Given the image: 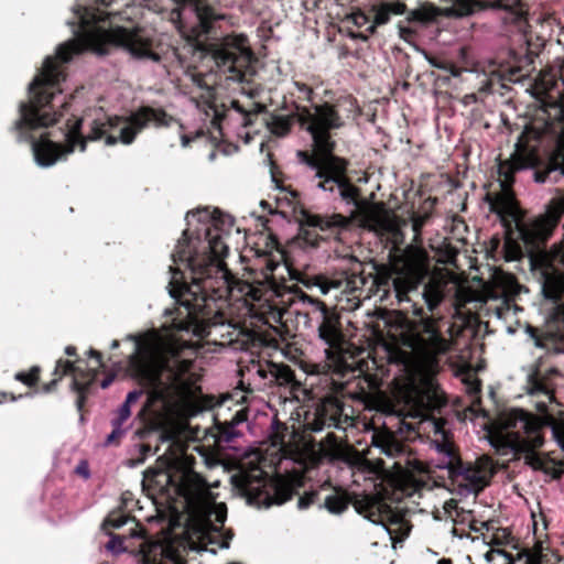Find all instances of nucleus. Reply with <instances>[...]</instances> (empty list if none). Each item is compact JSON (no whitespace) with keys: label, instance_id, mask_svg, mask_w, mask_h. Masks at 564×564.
Returning a JSON list of instances; mask_svg holds the SVG:
<instances>
[{"label":"nucleus","instance_id":"nucleus-1","mask_svg":"<svg viewBox=\"0 0 564 564\" xmlns=\"http://www.w3.org/2000/svg\"><path fill=\"white\" fill-rule=\"evenodd\" d=\"M74 20L68 21L75 39L61 44L56 56H47L40 73L29 85L30 101L20 105V117L15 130L20 140H31V149L37 165L48 167L66 160L79 145L82 152L87 141H101L106 145L118 142L131 144L145 128L170 127L176 120L162 108L142 106L123 117H110L101 108L89 109L80 118H67L61 129L65 143H58L42 135L34 140L28 133L37 128L56 123L67 110L68 102L59 87L64 80L61 63H67L74 55L90 50L99 55L107 53L108 45L126 48L138 58L160 61L153 48L151 32L141 28H106L101 23L112 12L77 4L73 8Z\"/></svg>","mask_w":564,"mask_h":564},{"label":"nucleus","instance_id":"nucleus-2","mask_svg":"<svg viewBox=\"0 0 564 564\" xmlns=\"http://www.w3.org/2000/svg\"><path fill=\"white\" fill-rule=\"evenodd\" d=\"M186 224L170 267L167 289L178 304L172 328L203 338L231 325L223 307L234 285L224 261L234 220L217 210L198 208L186 215Z\"/></svg>","mask_w":564,"mask_h":564},{"label":"nucleus","instance_id":"nucleus-3","mask_svg":"<svg viewBox=\"0 0 564 564\" xmlns=\"http://www.w3.org/2000/svg\"><path fill=\"white\" fill-rule=\"evenodd\" d=\"M297 121L312 140V153L299 151V161L311 185L329 194H338L347 204L355 206V219L364 228L386 236L394 246L403 242L399 218L383 204L358 200V188L347 176L348 162L334 154V131L344 126L336 108L328 104H311L296 107Z\"/></svg>","mask_w":564,"mask_h":564},{"label":"nucleus","instance_id":"nucleus-4","mask_svg":"<svg viewBox=\"0 0 564 564\" xmlns=\"http://www.w3.org/2000/svg\"><path fill=\"white\" fill-rule=\"evenodd\" d=\"M422 334L411 339L413 360L408 366V378L398 389L392 406V412L401 417V424L406 430L415 429L408 419L422 423L445 404L434 377L440 369L438 356L448 350L451 343L438 333L433 318H422Z\"/></svg>","mask_w":564,"mask_h":564},{"label":"nucleus","instance_id":"nucleus-5","mask_svg":"<svg viewBox=\"0 0 564 564\" xmlns=\"http://www.w3.org/2000/svg\"><path fill=\"white\" fill-rule=\"evenodd\" d=\"M134 343L129 356L133 375L159 394L175 397L182 402L195 399L199 387L198 377L191 372V362L180 360L174 347L162 335L150 330L140 335H128Z\"/></svg>","mask_w":564,"mask_h":564},{"label":"nucleus","instance_id":"nucleus-6","mask_svg":"<svg viewBox=\"0 0 564 564\" xmlns=\"http://www.w3.org/2000/svg\"><path fill=\"white\" fill-rule=\"evenodd\" d=\"M176 491L183 499L192 530L193 550L208 551L209 544H216L227 518L225 503H217L210 486L195 471L185 469L176 485Z\"/></svg>","mask_w":564,"mask_h":564},{"label":"nucleus","instance_id":"nucleus-7","mask_svg":"<svg viewBox=\"0 0 564 564\" xmlns=\"http://www.w3.org/2000/svg\"><path fill=\"white\" fill-rule=\"evenodd\" d=\"M544 423L536 416L520 409H511L499 414L492 438L513 453H524L535 468H542V460L535 449L544 443Z\"/></svg>","mask_w":564,"mask_h":564},{"label":"nucleus","instance_id":"nucleus-8","mask_svg":"<svg viewBox=\"0 0 564 564\" xmlns=\"http://www.w3.org/2000/svg\"><path fill=\"white\" fill-rule=\"evenodd\" d=\"M444 4L442 8L445 17L462 18L474 12V0H441ZM495 8L502 9L507 12L506 22L518 25V30L522 33L527 48L523 53L513 54V64L509 67L510 75L522 73L528 68L536 55V51L541 46L540 43H533L528 34V1L527 0H496Z\"/></svg>","mask_w":564,"mask_h":564},{"label":"nucleus","instance_id":"nucleus-9","mask_svg":"<svg viewBox=\"0 0 564 564\" xmlns=\"http://www.w3.org/2000/svg\"><path fill=\"white\" fill-rule=\"evenodd\" d=\"M424 223L423 216L412 218L413 243L406 246L392 262L395 274L392 278V286L399 302H408V293L415 290L429 273V256L420 246Z\"/></svg>","mask_w":564,"mask_h":564},{"label":"nucleus","instance_id":"nucleus-10","mask_svg":"<svg viewBox=\"0 0 564 564\" xmlns=\"http://www.w3.org/2000/svg\"><path fill=\"white\" fill-rule=\"evenodd\" d=\"M225 79L232 82H249L251 76L252 53L248 39L243 34L227 35L212 43L205 52Z\"/></svg>","mask_w":564,"mask_h":564},{"label":"nucleus","instance_id":"nucleus-11","mask_svg":"<svg viewBox=\"0 0 564 564\" xmlns=\"http://www.w3.org/2000/svg\"><path fill=\"white\" fill-rule=\"evenodd\" d=\"M237 486L250 501H263L267 506L281 505L292 496L290 484L281 478L270 479L259 467H253L237 476Z\"/></svg>","mask_w":564,"mask_h":564},{"label":"nucleus","instance_id":"nucleus-12","mask_svg":"<svg viewBox=\"0 0 564 564\" xmlns=\"http://www.w3.org/2000/svg\"><path fill=\"white\" fill-rule=\"evenodd\" d=\"M448 473L457 494L467 497L478 494L488 485L494 474V464L488 456H481L474 463L459 459Z\"/></svg>","mask_w":564,"mask_h":564},{"label":"nucleus","instance_id":"nucleus-13","mask_svg":"<svg viewBox=\"0 0 564 564\" xmlns=\"http://www.w3.org/2000/svg\"><path fill=\"white\" fill-rule=\"evenodd\" d=\"M343 273L335 279L316 278L315 285L318 286L322 294H327L330 290H340L345 294H354L361 291L366 284V278L361 274V263L352 254H344Z\"/></svg>","mask_w":564,"mask_h":564},{"label":"nucleus","instance_id":"nucleus-14","mask_svg":"<svg viewBox=\"0 0 564 564\" xmlns=\"http://www.w3.org/2000/svg\"><path fill=\"white\" fill-rule=\"evenodd\" d=\"M318 336L328 346V348L325 349L327 364L313 365L310 373H321L330 368H333L334 372L339 375H345L347 371H351L352 367L343 360V356L339 350L341 335L336 327L335 322L328 317H324L323 322L318 326Z\"/></svg>","mask_w":564,"mask_h":564},{"label":"nucleus","instance_id":"nucleus-15","mask_svg":"<svg viewBox=\"0 0 564 564\" xmlns=\"http://www.w3.org/2000/svg\"><path fill=\"white\" fill-rule=\"evenodd\" d=\"M200 97L202 100H198L197 97H193L192 99L195 105V116L198 118L200 126L193 137L185 133L181 134V143L184 148L196 137L203 134L205 130L207 132H212L213 130L221 131L224 116L215 104L213 99L214 93L208 85H206L205 94H202Z\"/></svg>","mask_w":564,"mask_h":564},{"label":"nucleus","instance_id":"nucleus-16","mask_svg":"<svg viewBox=\"0 0 564 564\" xmlns=\"http://www.w3.org/2000/svg\"><path fill=\"white\" fill-rule=\"evenodd\" d=\"M142 553V564H182L178 545L167 539L148 543Z\"/></svg>","mask_w":564,"mask_h":564},{"label":"nucleus","instance_id":"nucleus-17","mask_svg":"<svg viewBox=\"0 0 564 564\" xmlns=\"http://www.w3.org/2000/svg\"><path fill=\"white\" fill-rule=\"evenodd\" d=\"M142 393V390H133L127 394L124 402L118 408L111 420L112 431L105 441L106 445H110L121 438L130 430L131 423L129 420L131 416V404L135 403L141 398Z\"/></svg>","mask_w":564,"mask_h":564},{"label":"nucleus","instance_id":"nucleus-18","mask_svg":"<svg viewBox=\"0 0 564 564\" xmlns=\"http://www.w3.org/2000/svg\"><path fill=\"white\" fill-rule=\"evenodd\" d=\"M521 286L517 283L511 274L497 272L492 276V281L484 290V302L489 300H503L507 303L511 296L520 292Z\"/></svg>","mask_w":564,"mask_h":564},{"label":"nucleus","instance_id":"nucleus-19","mask_svg":"<svg viewBox=\"0 0 564 564\" xmlns=\"http://www.w3.org/2000/svg\"><path fill=\"white\" fill-rule=\"evenodd\" d=\"M324 426L346 430L348 426H352V419L344 414V409L337 401L330 402L318 413L312 430L318 432L322 431Z\"/></svg>","mask_w":564,"mask_h":564},{"label":"nucleus","instance_id":"nucleus-20","mask_svg":"<svg viewBox=\"0 0 564 564\" xmlns=\"http://www.w3.org/2000/svg\"><path fill=\"white\" fill-rule=\"evenodd\" d=\"M405 10L406 6L400 1L372 4L370 12L375 14V19L371 24L368 25L367 31L373 34L378 26L387 24L390 21L392 14L400 15L403 14Z\"/></svg>","mask_w":564,"mask_h":564},{"label":"nucleus","instance_id":"nucleus-21","mask_svg":"<svg viewBox=\"0 0 564 564\" xmlns=\"http://www.w3.org/2000/svg\"><path fill=\"white\" fill-rule=\"evenodd\" d=\"M527 391L530 395L539 398L535 402V406L540 412L546 411L549 403L554 399L551 387L538 375L529 378Z\"/></svg>","mask_w":564,"mask_h":564},{"label":"nucleus","instance_id":"nucleus-22","mask_svg":"<svg viewBox=\"0 0 564 564\" xmlns=\"http://www.w3.org/2000/svg\"><path fill=\"white\" fill-rule=\"evenodd\" d=\"M373 445L388 457L394 458L403 453L404 446L390 430L373 435Z\"/></svg>","mask_w":564,"mask_h":564},{"label":"nucleus","instance_id":"nucleus-23","mask_svg":"<svg viewBox=\"0 0 564 564\" xmlns=\"http://www.w3.org/2000/svg\"><path fill=\"white\" fill-rule=\"evenodd\" d=\"M305 223L307 226L318 228L322 231L339 229V228H344L348 225L347 218L341 216L340 214H332V215L308 214L305 216Z\"/></svg>","mask_w":564,"mask_h":564},{"label":"nucleus","instance_id":"nucleus-24","mask_svg":"<svg viewBox=\"0 0 564 564\" xmlns=\"http://www.w3.org/2000/svg\"><path fill=\"white\" fill-rule=\"evenodd\" d=\"M432 446L438 456L435 467L449 470L459 460L448 441H434Z\"/></svg>","mask_w":564,"mask_h":564},{"label":"nucleus","instance_id":"nucleus-25","mask_svg":"<svg viewBox=\"0 0 564 564\" xmlns=\"http://www.w3.org/2000/svg\"><path fill=\"white\" fill-rule=\"evenodd\" d=\"M422 296L429 311L433 312L444 299L443 289L438 282L430 281L424 285Z\"/></svg>","mask_w":564,"mask_h":564},{"label":"nucleus","instance_id":"nucleus-26","mask_svg":"<svg viewBox=\"0 0 564 564\" xmlns=\"http://www.w3.org/2000/svg\"><path fill=\"white\" fill-rule=\"evenodd\" d=\"M384 506H382L379 502L376 501H360L358 502L357 509L360 513H365V517L369 519L372 523L381 524L384 521V517L387 516V512L382 509Z\"/></svg>","mask_w":564,"mask_h":564},{"label":"nucleus","instance_id":"nucleus-27","mask_svg":"<svg viewBox=\"0 0 564 564\" xmlns=\"http://www.w3.org/2000/svg\"><path fill=\"white\" fill-rule=\"evenodd\" d=\"M324 507L334 514H340L348 507V500L345 496L334 494L325 498Z\"/></svg>","mask_w":564,"mask_h":564},{"label":"nucleus","instance_id":"nucleus-28","mask_svg":"<svg viewBox=\"0 0 564 564\" xmlns=\"http://www.w3.org/2000/svg\"><path fill=\"white\" fill-rule=\"evenodd\" d=\"M434 18H435V12L433 10L416 9V10H412L408 14L406 21L409 23L419 22V23L423 24V23H427V22L432 21Z\"/></svg>","mask_w":564,"mask_h":564},{"label":"nucleus","instance_id":"nucleus-29","mask_svg":"<svg viewBox=\"0 0 564 564\" xmlns=\"http://www.w3.org/2000/svg\"><path fill=\"white\" fill-rule=\"evenodd\" d=\"M291 128L290 120L285 117H274L270 123V130L278 137H284Z\"/></svg>","mask_w":564,"mask_h":564},{"label":"nucleus","instance_id":"nucleus-30","mask_svg":"<svg viewBox=\"0 0 564 564\" xmlns=\"http://www.w3.org/2000/svg\"><path fill=\"white\" fill-rule=\"evenodd\" d=\"M77 371V368L75 367L74 362L68 360H57L56 367H55V375H58L59 378L67 375V373H75Z\"/></svg>","mask_w":564,"mask_h":564},{"label":"nucleus","instance_id":"nucleus-31","mask_svg":"<svg viewBox=\"0 0 564 564\" xmlns=\"http://www.w3.org/2000/svg\"><path fill=\"white\" fill-rule=\"evenodd\" d=\"M524 556V564H543L545 555L543 554L541 547H536L534 550L528 551Z\"/></svg>","mask_w":564,"mask_h":564},{"label":"nucleus","instance_id":"nucleus-32","mask_svg":"<svg viewBox=\"0 0 564 564\" xmlns=\"http://www.w3.org/2000/svg\"><path fill=\"white\" fill-rule=\"evenodd\" d=\"M551 430L555 441L564 451V422H552Z\"/></svg>","mask_w":564,"mask_h":564},{"label":"nucleus","instance_id":"nucleus-33","mask_svg":"<svg viewBox=\"0 0 564 564\" xmlns=\"http://www.w3.org/2000/svg\"><path fill=\"white\" fill-rule=\"evenodd\" d=\"M37 371L39 368L34 367L29 373L18 372L15 375V379L28 386H33L37 380Z\"/></svg>","mask_w":564,"mask_h":564},{"label":"nucleus","instance_id":"nucleus-34","mask_svg":"<svg viewBox=\"0 0 564 564\" xmlns=\"http://www.w3.org/2000/svg\"><path fill=\"white\" fill-rule=\"evenodd\" d=\"M90 381H91V380H89V381H88V382H86V383H83V382H80L77 378H74V380H73V389H74L75 391H77V392H78V394H79V395H78V399H77V406H78V409H79V410H80V409H82V406H83V402H84V393H85V391L88 389V387H89V384H90Z\"/></svg>","mask_w":564,"mask_h":564},{"label":"nucleus","instance_id":"nucleus-35","mask_svg":"<svg viewBox=\"0 0 564 564\" xmlns=\"http://www.w3.org/2000/svg\"><path fill=\"white\" fill-rule=\"evenodd\" d=\"M350 20L357 28H362L365 25L368 26L371 24L369 15L360 10L352 12Z\"/></svg>","mask_w":564,"mask_h":564},{"label":"nucleus","instance_id":"nucleus-36","mask_svg":"<svg viewBox=\"0 0 564 564\" xmlns=\"http://www.w3.org/2000/svg\"><path fill=\"white\" fill-rule=\"evenodd\" d=\"M398 29H399L400 39H402L403 41H405L408 43L412 42V40L414 39V35H415L414 29H412L411 26L404 25L402 22L399 23Z\"/></svg>","mask_w":564,"mask_h":564},{"label":"nucleus","instance_id":"nucleus-37","mask_svg":"<svg viewBox=\"0 0 564 564\" xmlns=\"http://www.w3.org/2000/svg\"><path fill=\"white\" fill-rule=\"evenodd\" d=\"M107 550L112 553H122L124 551L123 542L118 536H112L106 545Z\"/></svg>","mask_w":564,"mask_h":564},{"label":"nucleus","instance_id":"nucleus-38","mask_svg":"<svg viewBox=\"0 0 564 564\" xmlns=\"http://www.w3.org/2000/svg\"><path fill=\"white\" fill-rule=\"evenodd\" d=\"M494 555L502 556L506 560V564H512L513 560L511 554L501 549H494L487 554L488 560H491Z\"/></svg>","mask_w":564,"mask_h":564},{"label":"nucleus","instance_id":"nucleus-39","mask_svg":"<svg viewBox=\"0 0 564 564\" xmlns=\"http://www.w3.org/2000/svg\"><path fill=\"white\" fill-rule=\"evenodd\" d=\"M510 539V534L506 532V530H502L501 532H497L494 534L491 539V543L500 545L503 543H508Z\"/></svg>","mask_w":564,"mask_h":564},{"label":"nucleus","instance_id":"nucleus-40","mask_svg":"<svg viewBox=\"0 0 564 564\" xmlns=\"http://www.w3.org/2000/svg\"><path fill=\"white\" fill-rule=\"evenodd\" d=\"M279 380L283 383H290L293 380V372L289 368H282L279 370Z\"/></svg>","mask_w":564,"mask_h":564},{"label":"nucleus","instance_id":"nucleus-41","mask_svg":"<svg viewBox=\"0 0 564 564\" xmlns=\"http://www.w3.org/2000/svg\"><path fill=\"white\" fill-rule=\"evenodd\" d=\"M432 65L437 67V68H441V69H447L452 76L454 77H459L462 75V69L456 67V66H451L449 68L445 67L443 64L441 63H435V62H432Z\"/></svg>","mask_w":564,"mask_h":564},{"label":"nucleus","instance_id":"nucleus-42","mask_svg":"<svg viewBox=\"0 0 564 564\" xmlns=\"http://www.w3.org/2000/svg\"><path fill=\"white\" fill-rule=\"evenodd\" d=\"M295 86L297 88L299 91L303 93L306 95V99L307 100H312V96H313V90L312 88H310L307 85L303 84V83H295Z\"/></svg>","mask_w":564,"mask_h":564},{"label":"nucleus","instance_id":"nucleus-43","mask_svg":"<svg viewBox=\"0 0 564 564\" xmlns=\"http://www.w3.org/2000/svg\"><path fill=\"white\" fill-rule=\"evenodd\" d=\"M188 77L197 88L203 89V78L200 74H189Z\"/></svg>","mask_w":564,"mask_h":564},{"label":"nucleus","instance_id":"nucleus-44","mask_svg":"<svg viewBox=\"0 0 564 564\" xmlns=\"http://www.w3.org/2000/svg\"><path fill=\"white\" fill-rule=\"evenodd\" d=\"M77 473L83 475L85 478L89 477V471H88V467H87L86 463H80L77 466Z\"/></svg>","mask_w":564,"mask_h":564},{"label":"nucleus","instance_id":"nucleus-45","mask_svg":"<svg viewBox=\"0 0 564 564\" xmlns=\"http://www.w3.org/2000/svg\"><path fill=\"white\" fill-rule=\"evenodd\" d=\"M109 523H111V525H113L115 528H120L122 527L124 523H126V520H123L122 518H119V519H110L108 520Z\"/></svg>","mask_w":564,"mask_h":564},{"label":"nucleus","instance_id":"nucleus-46","mask_svg":"<svg viewBox=\"0 0 564 564\" xmlns=\"http://www.w3.org/2000/svg\"><path fill=\"white\" fill-rule=\"evenodd\" d=\"M89 356L94 357L97 362L101 366V354L95 349L89 350Z\"/></svg>","mask_w":564,"mask_h":564},{"label":"nucleus","instance_id":"nucleus-47","mask_svg":"<svg viewBox=\"0 0 564 564\" xmlns=\"http://www.w3.org/2000/svg\"><path fill=\"white\" fill-rule=\"evenodd\" d=\"M112 381H113V377H112V376H109V377L105 378V379L101 381L100 387H101L102 389H106V388H108V387L112 383Z\"/></svg>","mask_w":564,"mask_h":564},{"label":"nucleus","instance_id":"nucleus-48","mask_svg":"<svg viewBox=\"0 0 564 564\" xmlns=\"http://www.w3.org/2000/svg\"><path fill=\"white\" fill-rule=\"evenodd\" d=\"M311 500H312L311 498L310 499H306L305 497L300 498L299 508L304 509V508L308 507V505L311 503Z\"/></svg>","mask_w":564,"mask_h":564},{"label":"nucleus","instance_id":"nucleus-49","mask_svg":"<svg viewBox=\"0 0 564 564\" xmlns=\"http://www.w3.org/2000/svg\"><path fill=\"white\" fill-rule=\"evenodd\" d=\"M433 424H434L435 432L440 433V434H442L444 436L445 432L443 430L442 422L441 421H434Z\"/></svg>","mask_w":564,"mask_h":564},{"label":"nucleus","instance_id":"nucleus-50","mask_svg":"<svg viewBox=\"0 0 564 564\" xmlns=\"http://www.w3.org/2000/svg\"><path fill=\"white\" fill-rule=\"evenodd\" d=\"M65 354L68 356H74L76 354V348L74 346H67L65 348Z\"/></svg>","mask_w":564,"mask_h":564},{"label":"nucleus","instance_id":"nucleus-51","mask_svg":"<svg viewBox=\"0 0 564 564\" xmlns=\"http://www.w3.org/2000/svg\"><path fill=\"white\" fill-rule=\"evenodd\" d=\"M413 314L416 315V316H422L423 315V308L414 306L413 307Z\"/></svg>","mask_w":564,"mask_h":564},{"label":"nucleus","instance_id":"nucleus-52","mask_svg":"<svg viewBox=\"0 0 564 564\" xmlns=\"http://www.w3.org/2000/svg\"><path fill=\"white\" fill-rule=\"evenodd\" d=\"M98 4H101V6H109L110 3H112L115 0H95Z\"/></svg>","mask_w":564,"mask_h":564},{"label":"nucleus","instance_id":"nucleus-53","mask_svg":"<svg viewBox=\"0 0 564 564\" xmlns=\"http://www.w3.org/2000/svg\"><path fill=\"white\" fill-rule=\"evenodd\" d=\"M117 14H119L120 17H122L123 19H131L129 12H128V9L122 11V12H118Z\"/></svg>","mask_w":564,"mask_h":564},{"label":"nucleus","instance_id":"nucleus-54","mask_svg":"<svg viewBox=\"0 0 564 564\" xmlns=\"http://www.w3.org/2000/svg\"><path fill=\"white\" fill-rule=\"evenodd\" d=\"M119 345H120L119 340L115 339V340L111 341L110 348L111 349H117L119 347Z\"/></svg>","mask_w":564,"mask_h":564},{"label":"nucleus","instance_id":"nucleus-55","mask_svg":"<svg viewBox=\"0 0 564 564\" xmlns=\"http://www.w3.org/2000/svg\"><path fill=\"white\" fill-rule=\"evenodd\" d=\"M220 547H228V542L223 541L221 543H218Z\"/></svg>","mask_w":564,"mask_h":564},{"label":"nucleus","instance_id":"nucleus-56","mask_svg":"<svg viewBox=\"0 0 564 564\" xmlns=\"http://www.w3.org/2000/svg\"><path fill=\"white\" fill-rule=\"evenodd\" d=\"M356 37H358V39H360V40H362V41H367V39H368V36L362 35V34H359V35H357Z\"/></svg>","mask_w":564,"mask_h":564},{"label":"nucleus","instance_id":"nucleus-57","mask_svg":"<svg viewBox=\"0 0 564 564\" xmlns=\"http://www.w3.org/2000/svg\"><path fill=\"white\" fill-rule=\"evenodd\" d=\"M290 195L292 196V198L296 197V193L295 192H290Z\"/></svg>","mask_w":564,"mask_h":564},{"label":"nucleus","instance_id":"nucleus-58","mask_svg":"<svg viewBox=\"0 0 564 564\" xmlns=\"http://www.w3.org/2000/svg\"><path fill=\"white\" fill-rule=\"evenodd\" d=\"M466 98H468V101H471V98H475V96L470 95V96H466Z\"/></svg>","mask_w":564,"mask_h":564},{"label":"nucleus","instance_id":"nucleus-59","mask_svg":"<svg viewBox=\"0 0 564 564\" xmlns=\"http://www.w3.org/2000/svg\"><path fill=\"white\" fill-rule=\"evenodd\" d=\"M466 98H468V101H471V98H475V96L470 95V96H466Z\"/></svg>","mask_w":564,"mask_h":564},{"label":"nucleus","instance_id":"nucleus-60","mask_svg":"<svg viewBox=\"0 0 564 564\" xmlns=\"http://www.w3.org/2000/svg\"><path fill=\"white\" fill-rule=\"evenodd\" d=\"M445 562H446L445 560H441L440 564H445Z\"/></svg>","mask_w":564,"mask_h":564},{"label":"nucleus","instance_id":"nucleus-61","mask_svg":"<svg viewBox=\"0 0 564 564\" xmlns=\"http://www.w3.org/2000/svg\"><path fill=\"white\" fill-rule=\"evenodd\" d=\"M445 562H446L445 560H441L440 564H445Z\"/></svg>","mask_w":564,"mask_h":564}]
</instances>
